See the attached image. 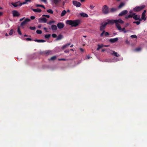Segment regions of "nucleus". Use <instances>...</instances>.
Masks as SVG:
<instances>
[{
    "instance_id": "38",
    "label": "nucleus",
    "mask_w": 147,
    "mask_h": 147,
    "mask_svg": "<svg viewBox=\"0 0 147 147\" xmlns=\"http://www.w3.org/2000/svg\"><path fill=\"white\" fill-rule=\"evenodd\" d=\"M30 29L31 30H34L36 29V27L35 26H34V27L30 26Z\"/></svg>"
},
{
    "instance_id": "17",
    "label": "nucleus",
    "mask_w": 147,
    "mask_h": 147,
    "mask_svg": "<svg viewBox=\"0 0 147 147\" xmlns=\"http://www.w3.org/2000/svg\"><path fill=\"white\" fill-rule=\"evenodd\" d=\"M146 15L142 13L141 18V21L142 20H144V21H145L146 20Z\"/></svg>"
},
{
    "instance_id": "19",
    "label": "nucleus",
    "mask_w": 147,
    "mask_h": 147,
    "mask_svg": "<svg viewBox=\"0 0 147 147\" xmlns=\"http://www.w3.org/2000/svg\"><path fill=\"white\" fill-rule=\"evenodd\" d=\"M32 10L35 12H38V13H40L41 12L42 10L41 9L37 8L36 9H32Z\"/></svg>"
},
{
    "instance_id": "64",
    "label": "nucleus",
    "mask_w": 147,
    "mask_h": 147,
    "mask_svg": "<svg viewBox=\"0 0 147 147\" xmlns=\"http://www.w3.org/2000/svg\"><path fill=\"white\" fill-rule=\"evenodd\" d=\"M24 37H27L28 36L26 34H25L24 35Z\"/></svg>"
},
{
    "instance_id": "28",
    "label": "nucleus",
    "mask_w": 147,
    "mask_h": 147,
    "mask_svg": "<svg viewBox=\"0 0 147 147\" xmlns=\"http://www.w3.org/2000/svg\"><path fill=\"white\" fill-rule=\"evenodd\" d=\"M141 50V48L140 47H138L136 48L134 50V51L136 52H138L140 51Z\"/></svg>"
},
{
    "instance_id": "40",
    "label": "nucleus",
    "mask_w": 147,
    "mask_h": 147,
    "mask_svg": "<svg viewBox=\"0 0 147 147\" xmlns=\"http://www.w3.org/2000/svg\"><path fill=\"white\" fill-rule=\"evenodd\" d=\"M55 22L54 21H50L48 23V24L49 25H51L52 23H54Z\"/></svg>"
},
{
    "instance_id": "32",
    "label": "nucleus",
    "mask_w": 147,
    "mask_h": 147,
    "mask_svg": "<svg viewBox=\"0 0 147 147\" xmlns=\"http://www.w3.org/2000/svg\"><path fill=\"white\" fill-rule=\"evenodd\" d=\"M47 12L49 13L52 14L53 13V11L51 9H49L47 10Z\"/></svg>"
},
{
    "instance_id": "14",
    "label": "nucleus",
    "mask_w": 147,
    "mask_h": 147,
    "mask_svg": "<svg viewBox=\"0 0 147 147\" xmlns=\"http://www.w3.org/2000/svg\"><path fill=\"white\" fill-rule=\"evenodd\" d=\"M127 12L128 11L127 10H123L119 14V16H122L125 15L127 13Z\"/></svg>"
},
{
    "instance_id": "1",
    "label": "nucleus",
    "mask_w": 147,
    "mask_h": 147,
    "mask_svg": "<svg viewBox=\"0 0 147 147\" xmlns=\"http://www.w3.org/2000/svg\"><path fill=\"white\" fill-rule=\"evenodd\" d=\"M116 22H114V23H115V25L118 29L120 31H123L124 33H126L127 31L125 30V28H122L119 23L123 24L124 23V21L120 19L118 20H115Z\"/></svg>"
},
{
    "instance_id": "53",
    "label": "nucleus",
    "mask_w": 147,
    "mask_h": 147,
    "mask_svg": "<svg viewBox=\"0 0 147 147\" xmlns=\"http://www.w3.org/2000/svg\"><path fill=\"white\" fill-rule=\"evenodd\" d=\"M24 17L22 18H21V19H20V22L22 21L24 19Z\"/></svg>"
},
{
    "instance_id": "59",
    "label": "nucleus",
    "mask_w": 147,
    "mask_h": 147,
    "mask_svg": "<svg viewBox=\"0 0 147 147\" xmlns=\"http://www.w3.org/2000/svg\"><path fill=\"white\" fill-rule=\"evenodd\" d=\"M42 1L43 2H44L45 3H47V1Z\"/></svg>"
},
{
    "instance_id": "39",
    "label": "nucleus",
    "mask_w": 147,
    "mask_h": 147,
    "mask_svg": "<svg viewBox=\"0 0 147 147\" xmlns=\"http://www.w3.org/2000/svg\"><path fill=\"white\" fill-rule=\"evenodd\" d=\"M131 37L132 38H136L137 37L136 35H131Z\"/></svg>"
},
{
    "instance_id": "54",
    "label": "nucleus",
    "mask_w": 147,
    "mask_h": 147,
    "mask_svg": "<svg viewBox=\"0 0 147 147\" xmlns=\"http://www.w3.org/2000/svg\"><path fill=\"white\" fill-rule=\"evenodd\" d=\"M87 58L88 59H90L91 58V57H90L89 55H88L87 56Z\"/></svg>"
},
{
    "instance_id": "23",
    "label": "nucleus",
    "mask_w": 147,
    "mask_h": 147,
    "mask_svg": "<svg viewBox=\"0 0 147 147\" xmlns=\"http://www.w3.org/2000/svg\"><path fill=\"white\" fill-rule=\"evenodd\" d=\"M67 11L65 10H63L61 12V17H63L65 15V14L66 13Z\"/></svg>"
},
{
    "instance_id": "63",
    "label": "nucleus",
    "mask_w": 147,
    "mask_h": 147,
    "mask_svg": "<svg viewBox=\"0 0 147 147\" xmlns=\"http://www.w3.org/2000/svg\"><path fill=\"white\" fill-rule=\"evenodd\" d=\"M47 28H45V27L44 28V29L45 30H47Z\"/></svg>"
},
{
    "instance_id": "35",
    "label": "nucleus",
    "mask_w": 147,
    "mask_h": 147,
    "mask_svg": "<svg viewBox=\"0 0 147 147\" xmlns=\"http://www.w3.org/2000/svg\"><path fill=\"white\" fill-rule=\"evenodd\" d=\"M133 23L134 24H136L137 25H138L140 24V22L139 21H134L133 22Z\"/></svg>"
},
{
    "instance_id": "29",
    "label": "nucleus",
    "mask_w": 147,
    "mask_h": 147,
    "mask_svg": "<svg viewBox=\"0 0 147 147\" xmlns=\"http://www.w3.org/2000/svg\"><path fill=\"white\" fill-rule=\"evenodd\" d=\"M56 58V57L55 56H54L51 57L50 59H49V60H55Z\"/></svg>"
},
{
    "instance_id": "31",
    "label": "nucleus",
    "mask_w": 147,
    "mask_h": 147,
    "mask_svg": "<svg viewBox=\"0 0 147 147\" xmlns=\"http://www.w3.org/2000/svg\"><path fill=\"white\" fill-rule=\"evenodd\" d=\"M17 32H18V34L19 35H21L22 34V33L21 32V31L20 30V28L19 27H18V28Z\"/></svg>"
},
{
    "instance_id": "16",
    "label": "nucleus",
    "mask_w": 147,
    "mask_h": 147,
    "mask_svg": "<svg viewBox=\"0 0 147 147\" xmlns=\"http://www.w3.org/2000/svg\"><path fill=\"white\" fill-rule=\"evenodd\" d=\"M112 53H111V55H114L116 57H119L120 56L119 54L117 53V52H115L114 51H112Z\"/></svg>"
},
{
    "instance_id": "58",
    "label": "nucleus",
    "mask_w": 147,
    "mask_h": 147,
    "mask_svg": "<svg viewBox=\"0 0 147 147\" xmlns=\"http://www.w3.org/2000/svg\"><path fill=\"white\" fill-rule=\"evenodd\" d=\"M3 14V13L2 12H0V16H1Z\"/></svg>"
},
{
    "instance_id": "2",
    "label": "nucleus",
    "mask_w": 147,
    "mask_h": 147,
    "mask_svg": "<svg viewBox=\"0 0 147 147\" xmlns=\"http://www.w3.org/2000/svg\"><path fill=\"white\" fill-rule=\"evenodd\" d=\"M80 20H69L66 21V23L69 25H71L72 26L76 27L79 25L80 23Z\"/></svg>"
},
{
    "instance_id": "37",
    "label": "nucleus",
    "mask_w": 147,
    "mask_h": 147,
    "mask_svg": "<svg viewBox=\"0 0 147 147\" xmlns=\"http://www.w3.org/2000/svg\"><path fill=\"white\" fill-rule=\"evenodd\" d=\"M59 1H52V3L55 4H57L59 3Z\"/></svg>"
},
{
    "instance_id": "57",
    "label": "nucleus",
    "mask_w": 147,
    "mask_h": 147,
    "mask_svg": "<svg viewBox=\"0 0 147 147\" xmlns=\"http://www.w3.org/2000/svg\"><path fill=\"white\" fill-rule=\"evenodd\" d=\"M80 50L81 51H84V50H83V49H82V48H80Z\"/></svg>"
},
{
    "instance_id": "55",
    "label": "nucleus",
    "mask_w": 147,
    "mask_h": 147,
    "mask_svg": "<svg viewBox=\"0 0 147 147\" xmlns=\"http://www.w3.org/2000/svg\"><path fill=\"white\" fill-rule=\"evenodd\" d=\"M41 27V25H39L38 26V28H40Z\"/></svg>"
},
{
    "instance_id": "24",
    "label": "nucleus",
    "mask_w": 147,
    "mask_h": 147,
    "mask_svg": "<svg viewBox=\"0 0 147 147\" xmlns=\"http://www.w3.org/2000/svg\"><path fill=\"white\" fill-rule=\"evenodd\" d=\"M117 10L116 8H112L110 9V12H115Z\"/></svg>"
},
{
    "instance_id": "13",
    "label": "nucleus",
    "mask_w": 147,
    "mask_h": 147,
    "mask_svg": "<svg viewBox=\"0 0 147 147\" xmlns=\"http://www.w3.org/2000/svg\"><path fill=\"white\" fill-rule=\"evenodd\" d=\"M133 18L135 20H139L140 22H141L140 15L138 16V15H136L133 16Z\"/></svg>"
},
{
    "instance_id": "44",
    "label": "nucleus",
    "mask_w": 147,
    "mask_h": 147,
    "mask_svg": "<svg viewBox=\"0 0 147 147\" xmlns=\"http://www.w3.org/2000/svg\"><path fill=\"white\" fill-rule=\"evenodd\" d=\"M104 46V45H102V44L101 45H98V47L100 49H101V48H102V47H103Z\"/></svg>"
},
{
    "instance_id": "30",
    "label": "nucleus",
    "mask_w": 147,
    "mask_h": 147,
    "mask_svg": "<svg viewBox=\"0 0 147 147\" xmlns=\"http://www.w3.org/2000/svg\"><path fill=\"white\" fill-rule=\"evenodd\" d=\"M133 16L132 15V14H130V15H128L127 16H125V18L126 19H127L129 18H133Z\"/></svg>"
},
{
    "instance_id": "21",
    "label": "nucleus",
    "mask_w": 147,
    "mask_h": 147,
    "mask_svg": "<svg viewBox=\"0 0 147 147\" xmlns=\"http://www.w3.org/2000/svg\"><path fill=\"white\" fill-rule=\"evenodd\" d=\"M80 15L83 17H88V15L85 13H80Z\"/></svg>"
},
{
    "instance_id": "60",
    "label": "nucleus",
    "mask_w": 147,
    "mask_h": 147,
    "mask_svg": "<svg viewBox=\"0 0 147 147\" xmlns=\"http://www.w3.org/2000/svg\"><path fill=\"white\" fill-rule=\"evenodd\" d=\"M109 45H104L103 47H109Z\"/></svg>"
},
{
    "instance_id": "25",
    "label": "nucleus",
    "mask_w": 147,
    "mask_h": 147,
    "mask_svg": "<svg viewBox=\"0 0 147 147\" xmlns=\"http://www.w3.org/2000/svg\"><path fill=\"white\" fill-rule=\"evenodd\" d=\"M36 7H41L43 8L44 9H45V7L43 5L37 4L36 5Z\"/></svg>"
},
{
    "instance_id": "6",
    "label": "nucleus",
    "mask_w": 147,
    "mask_h": 147,
    "mask_svg": "<svg viewBox=\"0 0 147 147\" xmlns=\"http://www.w3.org/2000/svg\"><path fill=\"white\" fill-rule=\"evenodd\" d=\"M102 11L103 13L105 14H107L109 12V8L106 5H105L103 7Z\"/></svg>"
},
{
    "instance_id": "50",
    "label": "nucleus",
    "mask_w": 147,
    "mask_h": 147,
    "mask_svg": "<svg viewBox=\"0 0 147 147\" xmlns=\"http://www.w3.org/2000/svg\"><path fill=\"white\" fill-rule=\"evenodd\" d=\"M125 42L126 44H128L129 43V42L127 40H126L125 41Z\"/></svg>"
},
{
    "instance_id": "56",
    "label": "nucleus",
    "mask_w": 147,
    "mask_h": 147,
    "mask_svg": "<svg viewBox=\"0 0 147 147\" xmlns=\"http://www.w3.org/2000/svg\"><path fill=\"white\" fill-rule=\"evenodd\" d=\"M133 16H134L135 15H136V13H132V14H131Z\"/></svg>"
},
{
    "instance_id": "20",
    "label": "nucleus",
    "mask_w": 147,
    "mask_h": 147,
    "mask_svg": "<svg viewBox=\"0 0 147 147\" xmlns=\"http://www.w3.org/2000/svg\"><path fill=\"white\" fill-rule=\"evenodd\" d=\"M63 38V36L61 34H59L58 37H57V38L56 39V40H61L62 38Z\"/></svg>"
},
{
    "instance_id": "10",
    "label": "nucleus",
    "mask_w": 147,
    "mask_h": 147,
    "mask_svg": "<svg viewBox=\"0 0 147 147\" xmlns=\"http://www.w3.org/2000/svg\"><path fill=\"white\" fill-rule=\"evenodd\" d=\"M47 19L45 18H40L38 19V22L40 23H46Z\"/></svg>"
},
{
    "instance_id": "9",
    "label": "nucleus",
    "mask_w": 147,
    "mask_h": 147,
    "mask_svg": "<svg viewBox=\"0 0 147 147\" xmlns=\"http://www.w3.org/2000/svg\"><path fill=\"white\" fill-rule=\"evenodd\" d=\"M73 3L74 5L77 7H80L81 5V3L80 2L76 1H73Z\"/></svg>"
},
{
    "instance_id": "7",
    "label": "nucleus",
    "mask_w": 147,
    "mask_h": 147,
    "mask_svg": "<svg viewBox=\"0 0 147 147\" xmlns=\"http://www.w3.org/2000/svg\"><path fill=\"white\" fill-rule=\"evenodd\" d=\"M30 19L29 18H26L23 22L21 23L20 26L23 27L24 25L27 24V22H30Z\"/></svg>"
},
{
    "instance_id": "5",
    "label": "nucleus",
    "mask_w": 147,
    "mask_h": 147,
    "mask_svg": "<svg viewBox=\"0 0 147 147\" xmlns=\"http://www.w3.org/2000/svg\"><path fill=\"white\" fill-rule=\"evenodd\" d=\"M145 7L144 5L140 6H137L133 9V11L134 12H138L140 11Z\"/></svg>"
},
{
    "instance_id": "34",
    "label": "nucleus",
    "mask_w": 147,
    "mask_h": 147,
    "mask_svg": "<svg viewBox=\"0 0 147 147\" xmlns=\"http://www.w3.org/2000/svg\"><path fill=\"white\" fill-rule=\"evenodd\" d=\"M37 34H40L42 33V31L40 30H37L36 31Z\"/></svg>"
},
{
    "instance_id": "52",
    "label": "nucleus",
    "mask_w": 147,
    "mask_h": 147,
    "mask_svg": "<svg viewBox=\"0 0 147 147\" xmlns=\"http://www.w3.org/2000/svg\"><path fill=\"white\" fill-rule=\"evenodd\" d=\"M146 10H144L143 11V12H142V14H145V13L146 12Z\"/></svg>"
},
{
    "instance_id": "49",
    "label": "nucleus",
    "mask_w": 147,
    "mask_h": 147,
    "mask_svg": "<svg viewBox=\"0 0 147 147\" xmlns=\"http://www.w3.org/2000/svg\"><path fill=\"white\" fill-rule=\"evenodd\" d=\"M59 61H62V60L65 61V60H66V59H59Z\"/></svg>"
},
{
    "instance_id": "41",
    "label": "nucleus",
    "mask_w": 147,
    "mask_h": 147,
    "mask_svg": "<svg viewBox=\"0 0 147 147\" xmlns=\"http://www.w3.org/2000/svg\"><path fill=\"white\" fill-rule=\"evenodd\" d=\"M42 16L46 17L48 18H49L50 17V16L49 15H43Z\"/></svg>"
},
{
    "instance_id": "33",
    "label": "nucleus",
    "mask_w": 147,
    "mask_h": 147,
    "mask_svg": "<svg viewBox=\"0 0 147 147\" xmlns=\"http://www.w3.org/2000/svg\"><path fill=\"white\" fill-rule=\"evenodd\" d=\"M13 29H11L10 30L9 32V35H11L13 34Z\"/></svg>"
},
{
    "instance_id": "22",
    "label": "nucleus",
    "mask_w": 147,
    "mask_h": 147,
    "mask_svg": "<svg viewBox=\"0 0 147 147\" xmlns=\"http://www.w3.org/2000/svg\"><path fill=\"white\" fill-rule=\"evenodd\" d=\"M35 42H45V41L43 40H38L36 39L34 40Z\"/></svg>"
},
{
    "instance_id": "42",
    "label": "nucleus",
    "mask_w": 147,
    "mask_h": 147,
    "mask_svg": "<svg viewBox=\"0 0 147 147\" xmlns=\"http://www.w3.org/2000/svg\"><path fill=\"white\" fill-rule=\"evenodd\" d=\"M52 36L53 38H55L57 37V35L56 34H52Z\"/></svg>"
},
{
    "instance_id": "18",
    "label": "nucleus",
    "mask_w": 147,
    "mask_h": 147,
    "mask_svg": "<svg viewBox=\"0 0 147 147\" xmlns=\"http://www.w3.org/2000/svg\"><path fill=\"white\" fill-rule=\"evenodd\" d=\"M51 29L52 30H56L57 29V26L55 25H52L51 26Z\"/></svg>"
},
{
    "instance_id": "46",
    "label": "nucleus",
    "mask_w": 147,
    "mask_h": 147,
    "mask_svg": "<svg viewBox=\"0 0 147 147\" xmlns=\"http://www.w3.org/2000/svg\"><path fill=\"white\" fill-rule=\"evenodd\" d=\"M26 40L27 41H31L32 39L30 38H27L26 39Z\"/></svg>"
},
{
    "instance_id": "43",
    "label": "nucleus",
    "mask_w": 147,
    "mask_h": 147,
    "mask_svg": "<svg viewBox=\"0 0 147 147\" xmlns=\"http://www.w3.org/2000/svg\"><path fill=\"white\" fill-rule=\"evenodd\" d=\"M104 35H105V36H107L109 35V33L108 32H105L104 33Z\"/></svg>"
},
{
    "instance_id": "3",
    "label": "nucleus",
    "mask_w": 147,
    "mask_h": 147,
    "mask_svg": "<svg viewBox=\"0 0 147 147\" xmlns=\"http://www.w3.org/2000/svg\"><path fill=\"white\" fill-rule=\"evenodd\" d=\"M114 22H116V21L115 20H108V22L105 23L104 24H101V26L100 27V30L101 31L104 30L105 29L106 26L108 24H113L114 23Z\"/></svg>"
},
{
    "instance_id": "8",
    "label": "nucleus",
    "mask_w": 147,
    "mask_h": 147,
    "mask_svg": "<svg viewBox=\"0 0 147 147\" xmlns=\"http://www.w3.org/2000/svg\"><path fill=\"white\" fill-rule=\"evenodd\" d=\"M40 53L42 55H47L51 54H52V51L49 50H46L45 51L41 52Z\"/></svg>"
},
{
    "instance_id": "48",
    "label": "nucleus",
    "mask_w": 147,
    "mask_h": 147,
    "mask_svg": "<svg viewBox=\"0 0 147 147\" xmlns=\"http://www.w3.org/2000/svg\"><path fill=\"white\" fill-rule=\"evenodd\" d=\"M94 7V6H93L92 5H90V7L91 9H93Z\"/></svg>"
},
{
    "instance_id": "12",
    "label": "nucleus",
    "mask_w": 147,
    "mask_h": 147,
    "mask_svg": "<svg viewBox=\"0 0 147 147\" xmlns=\"http://www.w3.org/2000/svg\"><path fill=\"white\" fill-rule=\"evenodd\" d=\"M12 13L13 17H18L20 15L19 13L16 10L13 11Z\"/></svg>"
},
{
    "instance_id": "51",
    "label": "nucleus",
    "mask_w": 147,
    "mask_h": 147,
    "mask_svg": "<svg viewBox=\"0 0 147 147\" xmlns=\"http://www.w3.org/2000/svg\"><path fill=\"white\" fill-rule=\"evenodd\" d=\"M64 52H65L67 53L69 52V50H65Z\"/></svg>"
},
{
    "instance_id": "47",
    "label": "nucleus",
    "mask_w": 147,
    "mask_h": 147,
    "mask_svg": "<svg viewBox=\"0 0 147 147\" xmlns=\"http://www.w3.org/2000/svg\"><path fill=\"white\" fill-rule=\"evenodd\" d=\"M30 18L31 20H33L35 18V17L34 16H32L30 17Z\"/></svg>"
},
{
    "instance_id": "27",
    "label": "nucleus",
    "mask_w": 147,
    "mask_h": 147,
    "mask_svg": "<svg viewBox=\"0 0 147 147\" xmlns=\"http://www.w3.org/2000/svg\"><path fill=\"white\" fill-rule=\"evenodd\" d=\"M70 45V43H68L67 44H66L65 45H64L62 47V49H64L66 48L68 46H69Z\"/></svg>"
},
{
    "instance_id": "45",
    "label": "nucleus",
    "mask_w": 147,
    "mask_h": 147,
    "mask_svg": "<svg viewBox=\"0 0 147 147\" xmlns=\"http://www.w3.org/2000/svg\"><path fill=\"white\" fill-rule=\"evenodd\" d=\"M105 32V31L103 30V32L100 34V36L101 37H102L103 36V34H104Z\"/></svg>"
},
{
    "instance_id": "4",
    "label": "nucleus",
    "mask_w": 147,
    "mask_h": 147,
    "mask_svg": "<svg viewBox=\"0 0 147 147\" xmlns=\"http://www.w3.org/2000/svg\"><path fill=\"white\" fill-rule=\"evenodd\" d=\"M31 1H25V2L23 3H20V1H18L15 3H12L11 4L15 7H17L18 6H20L22 5L25 4L27 3L28 2H30Z\"/></svg>"
},
{
    "instance_id": "62",
    "label": "nucleus",
    "mask_w": 147,
    "mask_h": 147,
    "mask_svg": "<svg viewBox=\"0 0 147 147\" xmlns=\"http://www.w3.org/2000/svg\"><path fill=\"white\" fill-rule=\"evenodd\" d=\"M67 12H70V11L69 10V9H68L67 10V11H66Z\"/></svg>"
},
{
    "instance_id": "15",
    "label": "nucleus",
    "mask_w": 147,
    "mask_h": 147,
    "mask_svg": "<svg viewBox=\"0 0 147 147\" xmlns=\"http://www.w3.org/2000/svg\"><path fill=\"white\" fill-rule=\"evenodd\" d=\"M57 26L59 29H61L64 27V25L63 23L59 22L57 24Z\"/></svg>"
},
{
    "instance_id": "11",
    "label": "nucleus",
    "mask_w": 147,
    "mask_h": 147,
    "mask_svg": "<svg viewBox=\"0 0 147 147\" xmlns=\"http://www.w3.org/2000/svg\"><path fill=\"white\" fill-rule=\"evenodd\" d=\"M118 40V38H111L109 40L111 43L112 44L117 42Z\"/></svg>"
},
{
    "instance_id": "26",
    "label": "nucleus",
    "mask_w": 147,
    "mask_h": 147,
    "mask_svg": "<svg viewBox=\"0 0 147 147\" xmlns=\"http://www.w3.org/2000/svg\"><path fill=\"white\" fill-rule=\"evenodd\" d=\"M125 5L124 3H121L119 6H118V8L119 9L121 8H122Z\"/></svg>"
},
{
    "instance_id": "36",
    "label": "nucleus",
    "mask_w": 147,
    "mask_h": 147,
    "mask_svg": "<svg viewBox=\"0 0 147 147\" xmlns=\"http://www.w3.org/2000/svg\"><path fill=\"white\" fill-rule=\"evenodd\" d=\"M51 34H50L45 35V37L47 38H49Z\"/></svg>"
},
{
    "instance_id": "61",
    "label": "nucleus",
    "mask_w": 147,
    "mask_h": 147,
    "mask_svg": "<svg viewBox=\"0 0 147 147\" xmlns=\"http://www.w3.org/2000/svg\"><path fill=\"white\" fill-rule=\"evenodd\" d=\"M105 51V49H102V51H102V52H104V51Z\"/></svg>"
}]
</instances>
